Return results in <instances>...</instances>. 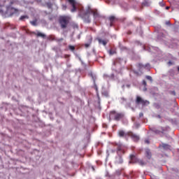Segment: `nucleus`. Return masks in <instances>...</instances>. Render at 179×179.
Segmentation results:
<instances>
[{"label": "nucleus", "instance_id": "1", "mask_svg": "<svg viewBox=\"0 0 179 179\" xmlns=\"http://www.w3.org/2000/svg\"><path fill=\"white\" fill-rule=\"evenodd\" d=\"M90 14L92 15L94 19H99V17H100V13H99V10L96 8H91L90 6H88L86 10L83 9V7L80 8L79 16L85 23H90V22H92Z\"/></svg>", "mask_w": 179, "mask_h": 179}, {"label": "nucleus", "instance_id": "2", "mask_svg": "<svg viewBox=\"0 0 179 179\" xmlns=\"http://www.w3.org/2000/svg\"><path fill=\"white\" fill-rule=\"evenodd\" d=\"M59 23L60 24L61 29H66L68 27V24H69V17L68 16L59 17Z\"/></svg>", "mask_w": 179, "mask_h": 179}, {"label": "nucleus", "instance_id": "3", "mask_svg": "<svg viewBox=\"0 0 179 179\" xmlns=\"http://www.w3.org/2000/svg\"><path fill=\"white\" fill-rule=\"evenodd\" d=\"M110 114L114 117L115 121H120L124 118V113H117L115 110L110 111Z\"/></svg>", "mask_w": 179, "mask_h": 179}, {"label": "nucleus", "instance_id": "4", "mask_svg": "<svg viewBox=\"0 0 179 179\" xmlns=\"http://www.w3.org/2000/svg\"><path fill=\"white\" fill-rule=\"evenodd\" d=\"M66 2H69V5L71 6V12L73 13L74 12H76L78 10V2H76V0H66Z\"/></svg>", "mask_w": 179, "mask_h": 179}, {"label": "nucleus", "instance_id": "5", "mask_svg": "<svg viewBox=\"0 0 179 179\" xmlns=\"http://www.w3.org/2000/svg\"><path fill=\"white\" fill-rule=\"evenodd\" d=\"M19 10L17 8H15L12 6L7 7V13L10 15V16H13V15H15V13H18Z\"/></svg>", "mask_w": 179, "mask_h": 179}, {"label": "nucleus", "instance_id": "6", "mask_svg": "<svg viewBox=\"0 0 179 179\" xmlns=\"http://www.w3.org/2000/svg\"><path fill=\"white\" fill-rule=\"evenodd\" d=\"M129 136H130L134 142H139V139H141L138 134H135L132 131H129Z\"/></svg>", "mask_w": 179, "mask_h": 179}, {"label": "nucleus", "instance_id": "7", "mask_svg": "<svg viewBox=\"0 0 179 179\" xmlns=\"http://www.w3.org/2000/svg\"><path fill=\"white\" fill-rule=\"evenodd\" d=\"M136 103L137 104H142V106H146L147 103H149L148 101H145L142 97L137 96L136 99Z\"/></svg>", "mask_w": 179, "mask_h": 179}, {"label": "nucleus", "instance_id": "8", "mask_svg": "<svg viewBox=\"0 0 179 179\" xmlns=\"http://www.w3.org/2000/svg\"><path fill=\"white\" fill-rule=\"evenodd\" d=\"M117 135L120 136V138H125L127 139L129 135V131L124 132V130H119Z\"/></svg>", "mask_w": 179, "mask_h": 179}, {"label": "nucleus", "instance_id": "9", "mask_svg": "<svg viewBox=\"0 0 179 179\" xmlns=\"http://www.w3.org/2000/svg\"><path fill=\"white\" fill-rule=\"evenodd\" d=\"M124 163V160L122 159V157L121 154H119L117 157L115 158V164H122Z\"/></svg>", "mask_w": 179, "mask_h": 179}, {"label": "nucleus", "instance_id": "10", "mask_svg": "<svg viewBox=\"0 0 179 179\" xmlns=\"http://www.w3.org/2000/svg\"><path fill=\"white\" fill-rule=\"evenodd\" d=\"M145 156L149 159H152V152H150V150L149 149L145 150Z\"/></svg>", "mask_w": 179, "mask_h": 179}, {"label": "nucleus", "instance_id": "11", "mask_svg": "<svg viewBox=\"0 0 179 179\" xmlns=\"http://www.w3.org/2000/svg\"><path fill=\"white\" fill-rule=\"evenodd\" d=\"M109 20H110V26L113 27L114 24V22H115V17L114 15L109 17Z\"/></svg>", "mask_w": 179, "mask_h": 179}, {"label": "nucleus", "instance_id": "12", "mask_svg": "<svg viewBox=\"0 0 179 179\" xmlns=\"http://www.w3.org/2000/svg\"><path fill=\"white\" fill-rule=\"evenodd\" d=\"M109 55H114L115 54H117V49L115 48H111L108 51Z\"/></svg>", "mask_w": 179, "mask_h": 179}, {"label": "nucleus", "instance_id": "13", "mask_svg": "<svg viewBox=\"0 0 179 179\" xmlns=\"http://www.w3.org/2000/svg\"><path fill=\"white\" fill-rule=\"evenodd\" d=\"M33 34H35L37 36V37H41L42 38H45V34L41 33V32H38L36 34V32H33Z\"/></svg>", "mask_w": 179, "mask_h": 179}, {"label": "nucleus", "instance_id": "14", "mask_svg": "<svg viewBox=\"0 0 179 179\" xmlns=\"http://www.w3.org/2000/svg\"><path fill=\"white\" fill-rule=\"evenodd\" d=\"M99 44H103V45H107L108 43V40H103V39H98Z\"/></svg>", "mask_w": 179, "mask_h": 179}, {"label": "nucleus", "instance_id": "15", "mask_svg": "<svg viewBox=\"0 0 179 179\" xmlns=\"http://www.w3.org/2000/svg\"><path fill=\"white\" fill-rule=\"evenodd\" d=\"M146 66H148V64H146L145 66H143V64H138L137 65V67L138 68L139 71H141V69H142V68H146Z\"/></svg>", "mask_w": 179, "mask_h": 179}, {"label": "nucleus", "instance_id": "16", "mask_svg": "<svg viewBox=\"0 0 179 179\" xmlns=\"http://www.w3.org/2000/svg\"><path fill=\"white\" fill-rule=\"evenodd\" d=\"M24 19H29L28 15H22L20 17V20H21L22 22H24Z\"/></svg>", "mask_w": 179, "mask_h": 179}, {"label": "nucleus", "instance_id": "17", "mask_svg": "<svg viewBox=\"0 0 179 179\" xmlns=\"http://www.w3.org/2000/svg\"><path fill=\"white\" fill-rule=\"evenodd\" d=\"M164 149H170L171 146L169 144H162Z\"/></svg>", "mask_w": 179, "mask_h": 179}, {"label": "nucleus", "instance_id": "18", "mask_svg": "<svg viewBox=\"0 0 179 179\" xmlns=\"http://www.w3.org/2000/svg\"><path fill=\"white\" fill-rule=\"evenodd\" d=\"M120 152H122V149L121 148V146H118L117 148V155H120Z\"/></svg>", "mask_w": 179, "mask_h": 179}, {"label": "nucleus", "instance_id": "19", "mask_svg": "<svg viewBox=\"0 0 179 179\" xmlns=\"http://www.w3.org/2000/svg\"><path fill=\"white\" fill-rule=\"evenodd\" d=\"M145 78H146L148 80H150V82H153V79L152 78V76H145Z\"/></svg>", "mask_w": 179, "mask_h": 179}, {"label": "nucleus", "instance_id": "20", "mask_svg": "<svg viewBox=\"0 0 179 179\" xmlns=\"http://www.w3.org/2000/svg\"><path fill=\"white\" fill-rule=\"evenodd\" d=\"M138 162L140 166H145V164H146V163H145V162H143V160H138Z\"/></svg>", "mask_w": 179, "mask_h": 179}, {"label": "nucleus", "instance_id": "21", "mask_svg": "<svg viewBox=\"0 0 179 179\" xmlns=\"http://www.w3.org/2000/svg\"><path fill=\"white\" fill-rule=\"evenodd\" d=\"M32 26H37V20L31 21Z\"/></svg>", "mask_w": 179, "mask_h": 179}, {"label": "nucleus", "instance_id": "22", "mask_svg": "<svg viewBox=\"0 0 179 179\" xmlns=\"http://www.w3.org/2000/svg\"><path fill=\"white\" fill-rule=\"evenodd\" d=\"M71 27H73V29H79V27L77 24H72Z\"/></svg>", "mask_w": 179, "mask_h": 179}, {"label": "nucleus", "instance_id": "23", "mask_svg": "<svg viewBox=\"0 0 179 179\" xmlns=\"http://www.w3.org/2000/svg\"><path fill=\"white\" fill-rule=\"evenodd\" d=\"M46 5L49 9H51V8H52V3H51L50 2L47 3Z\"/></svg>", "mask_w": 179, "mask_h": 179}, {"label": "nucleus", "instance_id": "24", "mask_svg": "<svg viewBox=\"0 0 179 179\" xmlns=\"http://www.w3.org/2000/svg\"><path fill=\"white\" fill-rule=\"evenodd\" d=\"M69 48L71 50V51H75V46L73 45H69Z\"/></svg>", "mask_w": 179, "mask_h": 179}, {"label": "nucleus", "instance_id": "25", "mask_svg": "<svg viewBox=\"0 0 179 179\" xmlns=\"http://www.w3.org/2000/svg\"><path fill=\"white\" fill-rule=\"evenodd\" d=\"M115 175L116 176H121V171H116Z\"/></svg>", "mask_w": 179, "mask_h": 179}, {"label": "nucleus", "instance_id": "26", "mask_svg": "<svg viewBox=\"0 0 179 179\" xmlns=\"http://www.w3.org/2000/svg\"><path fill=\"white\" fill-rule=\"evenodd\" d=\"M66 8H68V7L66 6V5H62V10H66Z\"/></svg>", "mask_w": 179, "mask_h": 179}, {"label": "nucleus", "instance_id": "27", "mask_svg": "<svg viewBox=\"0 0 179 179\" xmlns=\"http://www.w3.org/2000/svg\"><path fill=\"white\" fill-rule=\"evenodd\" d=\"M85 48H89V47H90V43H85Z\"/></svg>", "mask_w": 179, "mask_h": 179}, {"label": "nucleus", "instance_id": "28", "mask_svg": "<svg viewBox=\"0 0 179 179\" xmlns=\"http://www.w3.org/2000/svg\"><path fill=\"white\" fill-rule=\"evenodd\" d=\"M130 159L131 160H134V159H135V155H130Z\"/></svg>", "mask_w": 179, "mask_h": 179}, {"label": "nucleus", "instance_id": "29", "mask_svg": "<svg viewBox=\"0 0 179 179\" xmlns=\"http://www.w3.org/2000/svg\"><path fill=\"white\" fill-rule=\"evenodd\" d=\"M142 117H143V113H139V117L142 118Z\"/></svg>", "mask_w": 179, "mask_h": 179}, {"label": "nucleus", "instance_id": "30", "mask_svg": "<svg viewBox=\"0 0 179 179\" xmlns=\"http://www.w3.org/2000/svg\"><path fill=\"white\" fill-rule=\"evenodd\" d=\"M159 5H160V6H164V3H163V2H159Z\"/></svg>", "mask_w": 179, "mask_h": 179}, {"label": "nucleus", "instance_id": "31", "mask_svg": "<svg viewBox=\"0 0 179 179\" xmlns=\"http://www.w3.org/2000/svg\"><path fill=\"white\" fill-rule=\"evenodd\" d=\"M145 143L149 144L150 143V141L149 140H145Z\"/></svg>", "mask_w": 179, "mask_h": 179}, {"label": "nucleus", "instance_id": "32", "mask_svg": "<svg viewBox=\"0 0 179 179\" xmlns=\"http://www.w3.org/2000/svg\"><path fill=\"white\" fill-rule=\"evenodd\" d=\"M168 65H169V66H171V65H173V62H171V61L169 62Z\"/></svg>", "mask_w": 179, "mask_h": 179}, {"label": "nucleus", "instance_id": "33", "mask_svg": "<svg viewBox=\"0 0 179 179\" xmlns=\"http://www.w3.org/2000/svg\"><path fill=\"white\" fill-rule=\"evenodd\" d=\"M143 85L144 86H146L147 83H146V81L145 80H143Z\"/></svg>", "mask_w": 179, "mask_h": 179}, {"label": "nucleus", "instance_id": "34", "mask_svg": "<svg viewBox=\"0 0 179 179\" xmlns=\"http://www.w3.org/2000/svg\"><path fill=\"white\" fill-rule=\"evenodd\" d=\"M166 10H169V9H170V7L169 6H166Z\"/></svg>", "mask_w": 179, "mask_h": 179}, {"label": "nucleus", "instance_id": "35", "mask_svg": "<svg viewBox=\"0 0 179 179\" xmlns=\"http://www.w3.org/2000/svg\"><path fill=\"white\" fill-rule=\"evenodd\" d=\"M49 39H50V40H54V38H52V36H50V37H49Z\"/></svg>", "mask_w": 179, "mask_h": 179}, {"label": "nucleus", "instance_id": "36", "mask_svg": "<svg viewBox=\"0 0 179 179\" xmlns=\"http://www.w3.org/2000/svg\"><path fill=\"white\" fill-rule=\"evenodd\" d=\"M90 75H91V76H92V79H94V76H93V74H92V73H91Z\"/></svg>", "mask_w": 179, "mask_h": 179}, {"label": "nucleus", "instance_id": "37", "mask_svg": "<svg viewBox=\"0 0 179 179\" xmlns=\"http://www.w3.org/2000/svg\"><path fill=\"white\" fill-rule=\"evenodd\" d=\"M166 24H170V21L166 22Z\"/></svg>", "mask_w": 179, "mask_h": 179}, {"label": "nucleus", "instance_id": "38", "mask_svg": "<svg viewBox=\"0 0 179 179\" xmlns=\"http://www.w3.org/2000/svg\"><path fill=\"white\" fill-rule=\"evenodd\" d=\"M155 134H159V131H155Z\"/></svg>", "mask_w": 179, "mask_h": 179}, {"label": "nucleus", "instance_id": "39", "mask_svg": "<svg viewBox=\"0 0 179 179\" xmlns=\"http://www.w3.org/2000/svg\"><path fill=\"white\" fill-rule=\"evenodd\" d=\"M173 93L174 96H176V92H173Z\"/></svg>", "mask_w": 179, "mask_h": 179}, {"label": "nucleus", "instance_id": "40", "mask_svg": "<svg viewBox=\"0 0 179 179\" xmlns=\"http://www.w3.org/2000/svg\"><path fill=\"white\" fill-rule=\"evenodd\" d=\"M62 40H64V38H61V39H60V41H62Z\"/></svg>", "mask_w": 179, "mask_h": 179}, {"label": "nucleus", "instance_id": "41", "mask_svg": "<svg viewBox=\"0 0 179 179\" xmlns=\"http://www.w3.org/2000/svg\"><path fill=\"white\" fill-rule=\"evenodd\" d=\"M134 73H137L136 71H134Z\"/></svg>", "mask_w": 179, "mask_h": 179}, {"label": "nucleus", "instance_id": "42", "mask_svg": "<svg viewBox=\"0 0 179 179\" xmlns=\"http://www.w3.org/2000/svg\"><path fill=\"white\" fill-rule=\"evenodd\" d=\"M66 57H69V56H68V55H66V57H65L66 58Z\"/></svg>", "mask_w": 179, "mask_h": 179}, {"label": "nucleus", "instance_id": "43", "mask_svg": "<svg viewBox=\"0 0 179 179\" xmlns=\"http://www.w3.org/2000/svg\"><path fill=\"white\" fill-rule=\"evenodd\" d=\"M127 87H129V85H127Z\"/></svg>", "mask_w": 179, "mask_h": 179}, {"label": "nucleus", "instance_id": "44", "mask_svg": "<svg viewBox=\"0 0 179 179\" xmlns=\"http://www.w3.org/2000/svg\"><path fill=\"white\" fill-rule=\"evenodd\" d=\"M158 117H159V118H160V115H159Z\"/></svg>", "mask_w": 179, "mask_h": 179}]
</instances>
